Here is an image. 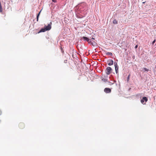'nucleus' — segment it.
<instances>
[{
	"mask_svg": "<svg viewBox=\"0 0 156 156\" xmlns=\"http://www.w3.org/2000/svg\"><path fill=\"white\" fill-rule=\"evenodd\" d=\"M92 39H94V38H92Z\"/></svg>",
	"mask_w": 156,
	"mask_h": 156,
	"instance_id": "obj_26",
	"label": "nucleus"
},
{
	"mask_svg": "<svg viewBox=\"0 0 156 156\" xmlns=\"http://www.w3.org/2000/svg\"><path fill=\"white\" fill-rule=\"evenodd\" d=\"M91 45L94 47H96L97 45V43L95 42H94L93 43H91Z\"/></svg>",
	"mask_w": 156,
	"mask_h": 156,
	"instance_id": "obj_11",
	"label": "nucleus"
},
{
	"mask_svg": "<svg viewBox=\"0 0 156 156\" xmlns=\"http://www.w3.org/2000/svg\"><path fill=\"white\" fill-rule=\"evenodd\" d=\"M144 70L145 71H148L149 70L147 69V68H144Z\"/></svg>",
	"mask_w": 156,
	"mask_h": 156,
	"instance_id": "obj_15",
	"label": "nucleus"
},
{
	"mask_svg": "<svg viewBox=\"0 0 156 156\" xmlns=\"http://www.w3.org/2000/svg\"><path fill=\"white\" fill-rule=\"evenodd\" d=\"M155 68H156V66H155Z\"/></svg>",
	"mask_w": 156,
	"mask_h": 156,
	"instance_id": "obj_27",
	"label": "nucleus"
},
{
	"mask_svg": "<svg viewBox=\"0 0 156 156\" xmlns=\"http://www.w3.org/2000/svg\"><path fill=\"white\" fill-rule=\"evenodd\" d=\"M106 55L109 56H112V54L111 52H107L106 53Z\"/></svg>",
	"mask_w": 156,
	"mask_h": 156,
	"instance_id": "obj_12",
	"label": "nucleus"
},
{
	"mask_svg": "<svg viewBox=\"0 0 156 156\" xmlns=\"http://www.w3.org/2000/svg\"><path fill=\"white\" fill-rule=\"evenodd\" d=\"M111 91V90L109 88H106L104 89V91L107 93H110Z\"/></svg>",
	"mask_w": 156,
	"mask_h": 156,
	"instance_id": "obj_8",
	"label": "nucleus"
},
{
	"mask_svg": "<svg viewBox=\"0 0 156 156\" xmlns=\"http://www.w3.org/2000/svg\"><path fill=\"white\" fill-rule=\"evenodd\" d=\"M101 59H98V60H99V61H101Z\"/></svg>",
	"mask_w": 156,
	"mask_h": 156,
	"instance_id": "obj_23",
	"label": "nucleus"
},
{
	"mask_svg": "<svg viewBox=\"0 0 156 156\" xmlns=\"http://www.w3.org/2000/svg\"><path fill=\"white\" fill-rule=\"evenodd\" d=\"M93 42H92V41H91V40L90 39V41L88 43L89 44H91V43H93Z\"/></svg>",
	"mask_w": 156,
	"mask_h": 156,
	"instance_id": "obj_17",
	"label": "nucleus"
},
{
	"mask_svg": "<svg viewBox=\"0 0 156 156\" xmlns=\"http://www.w3.org/2000/svg\"><path fill=\"white\" fill-rule=\"evenodd\" d=\"M102 80L104 82H106L107 81V79H103Z\"/></svg>",
	"mask_w": 156,
	"mask_h": 156,
	"instance_id": "obj_16",
	"label": "nucleus"
},
{
	"mask_svg": "<svg viewBox=\"0 0 156 156\" xmlns=\"http://www.w3.org/2000/svg\"><path fill=\"white\" fill-rule=\"evenodd\" d=\"M40 15V14H39V13H38V14H37V21H38V19H39V17Z\"/></svg>",
	"mask_w": 156,
	"mask_h": 156,
	"instance_id": "obj_14",
	"label": "nucleus"
},
{
	"mask_svg": "<svg viewBox=\"0 0 156 156\" xmlns=\"http://www.w3.org/2000/svg\"><path fill=\"white\" fill-rule=\"evenodd\" d=\"M112 71V69L110 67H107L106 68V74L108 75L110 74L111 73Z\"/></svg>",
	"mask_w": 156,
	"mask_h": 156,
	"instance_id": "obj_2",
	"label": "nucleus"
},
{
	"mask_svg": "<svg viewBox=\"0 0 156 156\" xmlns=\"http://www.w3.org/2000/svg\"><path fill=\"white\" fill-rule=\"evenodd\" d=\"M41 11L39 12L38 13H39V14H40V13H41Z\"/></svg>",
	"mask_w": 156,
	"mask_h": 156,
	"instance_id": "obj_25",
	"label": "nucleus"
},
{
	"mask_svg": "<svg viewBox=\"0 0 156 156\" xmlns=\"http://www.w3.org/2000/svg\"><path fill=\"white\" fill-rule=\"evenodd\" d=\"M113 23L114 24H117V22L115 19H114L113 21Z\"/></svg>",
	"mask_w": 156,
	"mask_h": 156,
	"instance_id": "obj_13",
	"label": "nucleus"
},
{
	"mask_svg": "<svg viewBox=\"0 0 156 156\" xmlns=\"http://www.w3.org/2000/svg\"><path fill=\"white\" fill-rule=\"evenodd\" d=\"M47 31L46 29L44 27L43 28L41 29L38 32V33H39L41 32H44Z\"/></svg>",
	"mask_w": 156,
	"mask_h": 156,
	"instance_id": "obj_9",
	"label": "nucleus"
},
{
	"mask_svg": "<svg viewBox=\"0 0 156 156\" xmlns=\"http://www.w3.org/2000/svg\"><path fill=\"white\" fill-rule=\"evenodd\" d=\"M81 5H83V7H84V8H86L87 6V4L84 2L82 3H81Z\"/></svg>",
	"mask_w": 156,
	"mask_h": 156,
	"instance_id": "obj_10",
	"label": "nucleus"
},
{
	"mask_svg": "<svg viewBox=\"0 0 156 156\" xmlns=\"http://www.w3.org/2000/svg\"><path fill=\"white\" fill-rule=\"evenodd\" d=\"M44 27L47 31L50 30L51 28V25L48 24V26L45 25Z\"/></svg>",
	"mask_w": 156,
	"mask_h": 156,
	"instance_id": "obj_4",
	"label": "nucleus"
},
{
	"mask_svg": "<svg viewBox=\"0 0 156 156\" xmlns=\"http://www.w3.org/2000/svg\"><path fill=\"white\" fill-rule=\"evenodd\" d=\"M148 100L147 98L146 97H144L141 100V102L143 104H145L146 102Z\"/></svg>",
	"mask_w": 156,
	"mask_h": 156,
	"instance_id": "obj_1",
	"label": "nucleus"
},
{
	"mask_svg": "<svg viewBox=\"0 0 156 156\" xmlns=\"http://www.w3.org/2000/svg\"><path fill=\"white\" fill-rule=\"evenodd\" d=\"M52 1L53 2H56V0H52Z\"/></svg>",
	"mask_w": 156,
	"mask_h": 156,
	"instance_id": "obj_22",
	"label": "nucleus"
},
{
	"mask_svg": "<svg viewBox=\"0 0 156 156\" xmlns=\"http://www.w3.org/2000/svg\"><path fill=\"white\" fill-rule=\"evenodd\" d=\"M19 126L21 129H23L25 127V124L23 122L20 123L19 124Z\"/></svg>",
	"mask_w": 156,
	"mask_h": 156,
	"instance_id": "obj_6",
	"label": "nucleus"
},
{
	"mask_svg": "<svg viewBox=\"0 0 156 156\" xmlns=\"http://www.w3.org/2000/svg\"><path fill=\"white\" fill-rule=\"evenodd\" d=\"M156 41V40L155 39L152 42V44H153V45L155 43Z\"/></svg>",
	"mask_w": 156,
	"mask_h": 156,
	"instance_id": "obj_18",
	"label": "nucleus"
},
{
	"mask_svg": "<svg viewBox=\"0 0 156 156\" xmlns=\"http://www.w3.org/2000/svg\"><path fill=\"white\" fill-rule=\"evenodd\" d=\"M137 47H138V45H136L135 46V47H134V48H135V49H136V48H137Z\"/></svg>",
	"mask_w": 156,
	"mask_h": 156,
	"instance_id": "obj_21",
	"label": "nucleus"
},
{
	"mask_svg": "<svg viewBox=\"0 0 156 156\" xmlns=\"http://www.w3.org/2000/svg\"><path fill=\"white\" fill-rule=\"evenodd\" d=\"M2 12V7L0 8V12Z\"/></svg>",
	"mask_w": 156,
	"mask_h": 156,
	"instance_id": "obj_20",
	"label": "nucleus"
},
{
	"mask_svg": "<svg viewBox=\"0 0 156 156\" xmlns=\"http://www.w3.org/2000/svg\"><path fill=\"white\" fill-rule=\"evenodd\" d=\"M130 76V74H129V75H128V77H127L128 81V80H129V79Z\"/></svg>",
	"mask_w": 156,
	"mask_h": 156,
	"instance_id": "obj_19",
	"label": "nucleus"
},
{
	"mask_svg": "<svg viewBox=\"0 0 156 156\" xmlns=\"http://www.w3.org/2000/svg\"><path fill=\"white\" fill-rule=\"evenodd\" d=\"M114 64L115 65V72L116 73H118L119 68L117 65V63L116 62H114Z\"/></svg>",
	"mask_w": 156,
	"mask_h": 156,
	"instance_id": "obj_3",
	"label": "nucleus"
},
{
	"mask_svg": "<svg viewBox=\"0 0 156 156\" xmlns=\"http://www.w3.org/2000/svg\"><path fill=\"white\" fill-rule=\"evenodd\" d=\"M108 64L109 66L112 65L113 64V61L111 59H109L107 61Z\"/></svg>",
	"mask_w": 156,
	"mask_h": 156,
	"instance_id": "obj_5",
	"label": "nucleus"
},
{
	"mask_svg": "<svg viewBox=\"0 0 156 156\" xmlns=\"http://www.w3.org/2000/svg\"><path fill=\"white\" fill-rule=\"evenodd\" d=\"M82 39H83L84 41H87L88 42L90 41V39H89L88 38L86 37H83L81 38Z\"/></svg>",
	"mask_w": 156,
	"mask_h": 156,
	"instance_id": "obj_7",
	"label": "nucleus"
},
{
	"mask_svg": "<svg viewBox=\"0 0 156 156\" xmlns=\"http://www.w3.org/2000/svg\"><path fill=\"white\" fill-rule=\"evenodd\" d=\"M2 114V112L1 111V110H0V115H1Z\"/></svg>",
	"mask_w": 156,
	"mask_h": 156,
	"instance_id": "obj_24",
	"label": "nucleus"
}]
</instances>
